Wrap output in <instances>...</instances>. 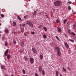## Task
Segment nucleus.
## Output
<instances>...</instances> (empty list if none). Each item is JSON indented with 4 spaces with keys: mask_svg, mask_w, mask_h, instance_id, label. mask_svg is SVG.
Returning <instances> with one entry per match:
<instances>
[{
    "mask_svg": "<svg viewBox=\"0 0 76 76\" xmlns=\"http://www.w3.org/2000/svg\"><path fill=\"white\" fill-rule=\"evenodd\" d=\"M2 41H4L6 39V37H5V36H3L2 37Z\"/></svg>",
    "mask_w": 76,
    "mask_h": 76,
    "instance_id": "9b49d317",
    "label": "nucleus"
},
{
    "mask_svg": "<svg viewBox=\"0 0 76 76\" xmlns=\"http://www.w3.org/2000/svg\"><path fill=\"white\" fill-rule=\"evenodd\" d=\"M32 51H33V53H37V50L36 49V48H32Z\"/></svg>",
    "mask_w": 76,
    "mask_h": 76,
    "instance_id": "20e7f679",
    "label": "nucleus"
},
{
    "mask_svg": "<svg viewBox=\"0 0 76 76\" xmlns=\"http://www.w3.org/2000/svg\"><path fill=\"white\" fill-rule=\"evenodd\" d=\"M39 57L41 59H43V56H42V55H40Z\"/></svg>",
    "mask_w": 76,
    "mask_h": 76,
    "instance_id": "f3484780",
    "label": "nucleus"
},
{
    "mask_svg": "<svg viewBox=\"0 0 76 76\" xmlns=\"http://www.w3.org/2000/svg\"><path fill=\"white\" fill-rule=\"evenodd\" d=\"M23 52V50H20V53H22Z\"/></svg>",
    "mask_w": 76,
    "mask_h": 76,
    "instance_id": "473e14b6",
    "label": "nucleus"
},
{
    "mask_svg": "<svg viewBox=\"0 0 76 76\" xmlns=\"http://www.w3.org/2000/svg\"><path fill=\"white\" fill-rule=\"evenodd\" d=\"M24 28H22L21 30V32H24Z\"/></svg>",
    "mask_w": 76,
    "mask_h": 76,
    "instance_id": "b1692460",
    "label": "nucleus"
},
{
    "mask_svg": "<svg viewBox=\"0 0 76 76\" xmlns=\"http://www.w3.org/2000/svg\"><path fill=\"white\" fill-rule=\"evenodd\" d=\"M54 4L55 6H58L60 5V2L59 1H56Z\"/></svg>",
    "mask_w": 76,
    "mask_h": 76,
    "instance_id": "f03ea898",
    "label": "nucleus"
},
{
    "mask_svg": "<svg viewBox=\"0 0 76 76\" xmlns=\"http://www.w3.org/2000/svg\"><path fill=\"white\" fill-rule=\"evenodd\" d=\"M1 23H0V25H1Z\"/></svg>",
    "mask_w": 76,
    "mask_h": 76,
    "instance_id": "864d4df0",
    "label": "nucleus"
},
{
    "mask_svg": "<svg viewBox=\"0 0 76 76\" xmlns=\"http://www.w3.org/2000/svg\"><path fill=\"white\" fill-rule=\"evenodd\" d=\"M27 17H28V15H25L24 16V19H26V18H27Z\"/></svg>",
    "mask_w": 76,
    "mask_h": 76,
    "instance_id": "72a5a7b5",
    "label": "nucleus"
},
{
    "mask_svg": "<svg viewBox=\"0 0 76 76\" xmlns=\"http://www.w3.org/2000/svg\"><path fill=\"white\" fill-rule=\"evenodd\" d=\"M59 73H58V71L56 70V76H58Z\"/></svg>",
    "mask_w": 76,
    "mask_h": 76,
    "instance_id": "9d476101",
    "label": "nucleus"
},
{
    "mask_svg": "<svg viewBox=\"0 0 76 76\" xmlns=\"http://www.w3.org/2000/svg\"><path fill=\"white\" fill-rule=\"evenodd\" d=\"M13 42L14 44H16V42L15 41H13Z\"/></svg>",
    "mask_w": 76,
    "mask_h": 76,
    "instance_id": "ea45409f",
    "label": "nucleus"
},
{
    "mask_svg": "<svg viewBox=\"0 0 76 76\" xmlns=\"http://www.w3.org/2000/svg\"><path fill=\"white\" fill-rule=\"evenodd\" d=\"M11 76H13V75H11Z\"/></svg>",
    "mask_w": 76,
    "mask_h": 76,
    "instance_id": "3c124183",
    "label": "nucleus"
},
{
    "mask_svg": "<svg viewBox=\"0 0 76 76\" xmlns=\"http://www.w3.org/2000/svg\"><path fill=\"white\" fill-rule=\"evenodd\" d=\"M5 32H6V33H8L9 32V30L7 29H6L5 30Z\"/></svg>",
    "mask_w": 76,
    "mask_h": 76,
    "instance_id": "4be33fe9",
    "label": "nucleus"
},
{
    "mask_svg": "<svg viewBox=\"0 0 76 76\" xmlns=\"http://www.w3.org/2000/svg\"><path fill=\"white\" fill-rule=\"evenodd\" d=\"M5 46H7L8 45V43H7V42H5Z\"/></svg>",
    "mask_w": 76,
    "mask_h": 76,
    "instance_id": "bb28decb",
    "label": "nucleus"
},
{
    "mask_svg": "<svg viewBox=\"0 0 76 76\" xmlns=\"http://www.w3.org/2000/svg\"><path fill=\"white\" fill-rule=\"evenodd\" d=\"M30 62L31 64H33L34 63V58H31L30 59Z\"/></svg>",
    "mask_w": 76,
    "mask_h": 76,
    "instance_id": "39448f33",
    "label": "nucleus"
},
{
    "mask_svg": "<svg viewBox=\"0 0 76 76\" xmlns=\"http://www.w3.org/2000/svg\"><path fill=\"white\" fill-rule=\"evenodd\" d=\"M0 33H2V31H0Z\"/></svg>",
    "mask_w": 76,
    "mask_h": 76,
    "instance_id": "09e8293b",
    "label": "nucleus"
},
{
    "mask_svg": "<svg viewBox=\"0 0 76 76\" xmlns=\"http://www.w3.org/2000/svg\"><path fill=\"white\" fill-rule=\"evenodd\" d=\"M43 29L45 31H47V28L45 27H43Z\"/></svg>",
    "mask_w": 76,
    "mask_h": 76,
    "instance_id": "4468645a",
    "label": "nucleus"
},
{
    "mask_svg": "<svg viewBox=\"0 0 76 76\" xmlns=\"http://www.w3.org/2000/svg\"><path fill=\"white\" fill-rule=\"evenodd\" d=\"M37 10H36V11H34V15H36L37 14Z\"/></svg>",
    "mask_w": 76,
    "mask_h": 76,
    "instance_id": "412c9836",
    "label": "nucleus"
},
{
    "mask_svg": "<svg viewBox=\"0 0 76 76\" xmlns=\"http://www.w3.org/2000/svg\"><path fill=\"white\" fill-rule=\"evenodd\" d=\"M64 44L66 48H69V45H68V44H67V43L64 42Z\"/></svg>",
    "mask_w": 76,
    "mask_h": 76,
    "instance_id": "0eeeda50",
    "label": "nucleus"
},
{
    "mask_svg": "<svg viewBox=\"0 0 76 76\" xmlns=\"http://www.w3.org/2000/svg\"><path fill=\"white\" fill-rule=\"evenodd\" d=\"M24 58L26 60H28V58L26 56H24Z\"/></svg>",
    "mask_w": 76,
    "mask_h": 76,
    "instance_id": "c756f323",
    "label": "nucleus"
},
{
    "mask_svg": "<svg viewBox=\"0 0 76 76\" xmlns=\"http://www.w3.org/2000/svg\"><path fill=\"white\" fill-rule=\"evenodd\" d=\"M71 34H72L73 35H74V36H75L76 35V34L75 33H74V32H72L71 33Z\"/></svg>",
    "mask_w": 76,
    "mask_h": 76,
    "instance_id": "c85d7f7f",
    "label": "nucleus"
},
{
    "mask_svg": "<svg viewBox=\"0 0 76 76\" xmlns=\"http://www.w3.org/2000/svg\"><path fill=\"white\" fill-rule=\"evenodd\" d=\"M1 16L2 17V18H4V15L3 14H1Z\"/></svg>",
    "mask_w": 76,
    "mask_h": 76,
    "instance_id": "a19ab883",
    "label": "nucleus"
},
{
    "mask_svg": "<svg viewBox=\"0 0 76 76\" xmlns=\"http://www.w3.org/2000/svg\"><path fill=\"white\" fill-rule=\"evenodd\" d=\"M26 25V24H23L22 25V26H25Z\"/></svg>",
    "mask_w": 76,
    "mask_h": 76,
    "instance_id": "a18cd8bd",
    "label": "nucleus"
},
{
    "mask_svg": "<svg viewBox=\"0 0 76 76\" xmlns=\"http://www.w3.org/2000/svg\"><path fill=\"white\" fill-rule=\"evenodd\" d=\"M1 34H0V37H1Z\"/></svg>",
    "mask_w": 76,
    "mask_h": 76,
    "instance_id": "8fccbe9b",
    "label": "nucleus"
},
{
    "mask_svg": "<svg viewBox=\"0 0 76 76\" xmlns=\"http://www.w3.org/2000/svg\"><path fill=\"white\" fill-rule=\"evenodd\" d=\"M24 35H25V36H27V34H26V33H24Z\"/></svg>",
    "mask_w": 76,
    "mask_h": 76,
    "instance_id": "58836bf2",
    "label": "nucleus"
},
{
    "mask_svg": "<svg viewBox=\"0 0 76 76\" xmlns=\"http://www.w3.org/2000/svg\"><path fill=\"white\" fill-rule=\"evenodd\" d=\"M26 24L28 25L31 28H32V27H33V24L32 23V22H31L27 21L26 23Z\"/></svg>",
    "mask_w": 76,
    "mask_h": 76,
    "instance_id": "7ed1b4c3",
    "label": "nucleus"
},
{
    "mask_svg": "<svg viewBox=\"0 0 76 76\" xmlns=\"http://www.w3.org/2000/svg\"><path fill=\"white\" fill-rule=\"evenodd\" d=\"M13 23L14 26H16V23L15 22H13Z\"/></svg>",
    "mask_w": 76,
    "mask_h": 76,
    "instance_id": "7c9ffc66",
    "label": "nucleus"
},
{
    "mask_svg": "<svg viewBox=\"0 0 76 76\" xmlns=\"http://www.w3.org/2000/svg\"><path fill=\"white\" fill-rule=\"evenodd\" d=\"M23 44H24V43L23 42H22L21 43V47H23Z\"/></svg>",
    "mask_w": 76,
    "mask_h": 76,
    "instance_id": "aec40b11",
    "label": "nucleus"
},
{
    "mask_svg": "<svg viewBox=\"0 0 76 76\" xmlns=\"http://www.w3.org/2000/svg\"><path fill=\"white\" fill-rule=\"evenodd\" d=\"M56 23H60V20L57 19L56 20Z\"/></svg>",
    "mask_w": 76,
    "mask_h": 76,
    "instance_id": "dca6fc26",
    "label": "nucleus"
},
{
    "mask_svg": "<svg viewBox=\"0 0 76 76\" xmlns=\"http://www.w3.org/2000/svg\"><path fill=\"white\" fill-rule=\"evenodd\" d=\"M57 30L59 32H61V28L59 27L57 28Z\"/></svg>",
    "mask_w": 76,
    "mask_h": 76,
    "instance_id": "1a4fd4ad",
    "label": "nucleus"
},
{
    "mask_svg": "<svg viewBox=\"0 0 76 76\" xmlns=\"http://www.w3.org/2000/svg\"><path fill=\"white\" fill-rule=\"evenodd\" d=\"M1 69H4L5 68V66L3 65H1Z\"/></svg>",
    "mask_w": 76,
    "mask_h": 76,
    "instance_id": "2eb2a0df",
    "label": "nucleus"
},
{
    "mask_svg": "<svg viewBox=\"0 0 76 76\" xmlns=\"http://www.w3.org/2000/svg\"><path fill=\"white\" fill-rule=\"evenodd\" d=\"M42 74L43 75H45V71H44V70H42Z\"/></svg>",
    "mask_w": 76,
    "mask_h": 76,
    "instance_id": "6ab92c4d",
    "label": "nucleus"
},
{
    "mask_svg": "<svg viewBox=\"0 0 76 76\" xmlns=\"http://www.w3.org/2000/svg\"><path fill=\"white\" fill-rule=\"evenodd\" d=\"M17 17H18V19L19 20H21V18H20V17L19 16H18Z\"/></svg>",
    "mask_w": 76,
    "mask_h": 76,
    "instance_id": "393cba45",
    "label": "nucleus"
},
{
    "mask_svg": "<svg viewBox=\"0 0 76 76\" xmlns=\"http://www.w3.org/2000/svg\"><path fill=\"white\" fill-rule=\"evenodd\" d=\"M56 37L57 39H58V41H60V39H59V38H58V37L57 36H56Z\"/></svg>",
    "mask_w": 76,
    "mask_h": 76,
    "instance_id": "cd10ccee",
    "label": "nucleus"
},
{
    "mask_svg": "<svg viewBox=\"0 0 76 76\" xmlns=\"http://www.w3.org/2000/svg\"><path fill=\"white\" fill-rule=\"evenodd\" d=\"M22 71L23 72V74H25V73H26V71H25V70L24 69H23Z\"/></svg>",
    "mask_w": 76,
    "mask_h": 76,
    "instance_id": "5701e85b",
    "label": "nucleus"
},
{
    "mask_svg": "<svg viewBox=\"0 0 76 76\" xmlns=\"http://www.w3.org/2000/svg\"><path fill=\"white\" fill-rule=\"evenodd\" d=\"M45 16H46V17H47V18H48V16L47 15H45Z\"/></svg>",
    "mask_w": 76,
    "mask_h": 76,
    "instance_id": "c03bdc74",
    "label": "nucleus"
},
{
    "mask_svg": "<svg viewBox=\"0 0 76 76\" xmlns=\"http://www.w3.org/2000/svg\"><path fill=\"white\" fill-rule=\"evenodd\" d=\"M69 40L71 42H74V40H72L71 39H69Z\"/></svg>",
    "mask_w": 76,
    "mask_h": 76,
    "instance_id": "f704fd0d",
    "label": "nucleus"
},
{
    "mask_svg": "<svg viewBox=\"0 0 76 76\" xmlns=\"http://www.w3.org/2000/svg\"><path fill=\"white\" fill-rule=\"evenodd\" d=\"M42 66H40L39 67V71L40 72H41V71H42Z\"/></svg>",
    "mask_w": 76,
    "mask_h": 76,
    "instance_id": "6e6552de",
    "label": "nucleus"
},
{
    "mask_svg": "<svg viewBox=\"0 0 76 76\" xmlns=\"http://www.w3.org/2000/svg\"><path fill=\"white\" fill-rule=\"evenodd\" d=\"M67 22V20L66 19H65L64 20V23H66Z\"/></svg>",
    "mask_w": 76,
    "mask_h": 76,
    "instance_id": "a878e982",
    "label": "nucleus"
},
{
    "mask_svg": "<svg viewBox=\"0 0 76 76\" xmlns=\"http://www.w3.org/2000/svg\"><path fill=\"white\" fill-rule=\"evenodd\" d=\"M68 9L69 10H71V7H70V6H69L68 7Z\"/></svg>",
    "mask_w": 76,
    "mask_h": 76,
    "instance_id": "2f4dec72",
    "label": "nucleus"
},
{
    "mask_svg": "<svg viewBox=\"0 0 76 76\" xmlns=\"http://www.w3.org/2000/svg\"><path fill=\"white\" fill-rule=\"evenodd\" d=\"M67 69H68L69 70H70V71L71 70V69H70V68L69 67H67Z\"/></svg>",
    "mask_w": 76,
    "mask_h": 76,
    "instance_id": "c9c22d12",
    "label": "nucleus"
},
{
    "mask_svg": "<svg viewBox=\"0 0 76 76\" xmlns=\"http://www.w3.org/2000/svg\"><path fill=\"white\" fill-rule=\"evenodd\" d=\"M62 69L63 70L64 72H66V69L65 68H64V67H62Z\"/></svg>",
    "mask_w": 76,
    "mask_h": 76,
    "instance_id": "a211bd4d",
    "label": "nucleus"
},
{
    "mask_svg": "<svg viewBox=\"0 0 76 76\" xmlns=\"http://www.w3.org/2000/svg\"><path fill=\"white\" fill-rule=\"evenodd\" d=\"M43 38L44 39H46V38H47V35L45 34H44L43 35Z\"/></svg>",
    "mask_w": 76,
    "mask_h": 76,
    "instance_id": "ddd939ff",
    "label": "nucleus"
},
{
    "mask_svg": "<svg viewBox=\"0 0 76 76\" xmlns=\"http://www.w3.org/2000/svg\"><path fill=\"white\" fill-rule=\"evenodd\" d=\"M39 28H41V26H39L38 27Z\"/></svg>",
    "mask_w": 76,
    "mask_h": 76,
    "instance_id": "49530a36",
    "label": "nucleus"
},
{
    "mask_svg": "<svg viewBox=\"0 0 76 76\" xmlns=\"http://www.w3.org/2000/svg\"><path fill=\"white\" fill-rule=\"evenodd\" d=\"M31 34H33V35H34V34H35V33L34 32H31Z\"/></svg>",
    "mask_w": 76,
    "mask_h": 76,
    "instance_id": "e433bc0d",
    "label": "nucleus"
},
{
    "mask_svg": "<svg viewBox=\"0 0 76 76\" xmlns=\"http://www.w3.org/2000/svg\"><path fill=\"white\" fill-rule=\"evenodd\" d=\"M10 57H11V56H10V55H7V58L8 59H10Z\"/></svg>",
    "mask_w": 76,
    "mask_h": 76,
    "instance_id": "f8f14e48",
    "label": "nucleus"
},
{
    "mask_svg": "<svg viewBox=\"0 0 76 76\" xmlns=\"http://www.w3.org/2000/svg\"><path fill=\"white\" fill-rule=\"evenodd\" d=\"M60 76H63V75L62 74H60L59 75Z\"/></svg>",
    "mask_w": 76,
    "mask_h": 76,
    "instance_id": "de8ad7c7",
    "label": "nucleus"
},
{
    "mask_svg": "<svg viewBox=\"0 0 76 76\" xmlns=\"http://www.w3.org/2000/svg\"><path fill=\"white\" fill-rule=\"evenodd\" d=\"M67 3H69L70 4H71L72 3V2L71 1H69L67 2Z\"/></svg>",
    "mask_w": 76,
    "mask_h": 76,
    "instance_id": "79ce46f5",
    "label": "nucleus"
},
{
    "mask_svg": "<svg viewBox=\"0 0 76 76\" xmlns=\"http://www.w3.org/2000/svg\"><path fill=\"white\" fill-rule=\"evenodd\" d=\"M35 76H39L38 75V74H37V73H35Z\"/></svg>",
    "mask_w": 76,
    "mask_h": 76,
    "instance_id": "4c0bfd02",
    "label": "nucleus"
},
{
    "mask_svg": "<svg viewBox=\"0 0 76 76\" xmlns=\"http://www.w3.org/2000/svg\"><path fill=\"white\" fill-rule=\"evenodd\" d=\"M0 22H1V21L0 20Z\"/></svg>",
    "mask_w": 76,
    "mask_h": 76,
    "instance_id": "5fc2aeb1",
    "label": "nucleus"
},
{
    "mask_svg": "<svg viewBox=\"0 0 76 76\" xmlns=\"http://www.w3.org/2000/svg\"><path fill=\"white\" fill-rule=\"evenodd\" d=\"M20 26H21V25H20Z\"/></svg>",
    "mask_w": 76,
    "mask_h": 76,
    "instance_id": "603ef678",
    "label": "nucleus"
},
{
    "mask_svg": "<svg viewBox=\"0 0 76 76\" xmlns=\"http://www.w3.org/2000/svg\"><path fill=\"white\" fill-rule=\"evenodd\" d=\"M55 50L57 51V53L58 54V56H60L61 55V53L60 51V49L59 47L56 46L55 48Z\"/></svg>",
    "mask_w": 76,
    "mask_h": 76,
    "instance_id": "f257e3e1",
    "label": "nucleus"
},
{
    "mask_svg": "<svg viewBox=\"0 0 76 76\" xmlns=\"http://www.w3.org/2000/svg\"><path fill=\"white\" fill-rule=\"evenodd\" d=\"M8 51H9V49H7L5 52L4 53L5 54L4 55V56H7V53H8Z\"/></svg>",
    "mask_w": 76,
    "mask_h": 76,
    "instance_id": "423d86ee",
    "label": "nucleus"
},
{
    "mask_svg": "<svg viewBox=\"0 0 76 76\" xmlns=\"http://www.w3.org/2000/svg\"><path fill=\"white\" fill-rule=\"evenodd\" d=\"M68 32L70 34H71V33H70V30H69Z\"/></svg>",
    "mask_w": 76,
    "mask_h": 76,
    "instance_id": "37998d69",
    "label": "nucleus"
}]
</instances>
